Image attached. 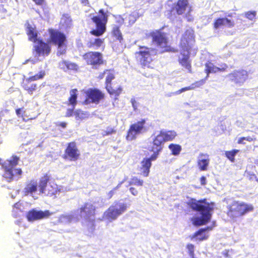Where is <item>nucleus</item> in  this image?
Masks as SVG:
<instances>
[{"instance_id":"obj_1","label":"nucleus","mask_w":258,"mask_h":258,"mask_svg":"<svg viewBox=\"0 0 258 258\" xmlns=\"http://www.w3.org/2000/svg\"><path fill=\"white\" fill-rule=\"evenodd\" d=\"M189 207L194 211L199 212L201 217L194 218L192 223L196 226L207 224L211 220L215 204L214 202H207L204 198L199 200L191 198L187 202Z\"/></svg>"},{"instance_id":"obj_2","label":"nucleus","mask_w":258,"mask_h":258,"mask_svg":"<svg viewBox=\"0 0 258 258\" xmlns=\"http://www.w3.org/2000/svg\"><path fill=\"white\" fill-rule=\"evenodd\" d=\"M162 29L152 31L148 34V36L151 38L152 43L156 47V53L162 54L165 52H177V49L168 44V39L166 34L162 32Z\"/></svg>"},{"instance_id":"obj_3","label":"nucleus","mask_w":258,"mask_h":258,"mask_svg":"<svg viewBox=\"0 0 258 258\" xmlns=\"http://www.w3.org/2000/svg\"><path fill=\"white\" fill-rule=\"evenodd\" d=\"M50 175L45 173L39 179L38 188L40 193L55 198L59 195L61 189L54 181L51 180Z\"/></svg>"},{"instance_id":"obj_4","label":"nucleus","mask_w":258,"mask_h":258,"mask_svg":"<svg viewBox=\"0 0 258 258\" xmlns=\"http://www.w3.org/2000/svg\"><path fill=\"white\" fill-rule=\"evenodd\" d=\"M91 19L95 24V28L92 29L90 33L96 37L103 35L106 31V25L108 20V12L101 9L98 11V14L93 16Z\"/></svg>"},{"instance_id":"obj_5","label":"nucleus","mask_w":258,"mask_h":258,"mask_svg":"<svg viewBox=\"0 0 258 258\" xmlns=\"http://www.w3.org/2000/svg\"><path fill=\"white\" fill-rule=\"evenodd\" d=\"M253 209L250 205L239 201H234L227 206L226 214L231 219H235L252 211Z\"/></svg>"},{"instance_id":"obj_6","label":"nucleus","mask_w":258,"mask_h":258,"mask_svg":"<svg viewBox=\"0 0 258 258\" xmlns=\"http://www.w3.org/2000/svg\"><path fill=\"white\" fill-rule=\"evenodd\" d=\"M49 34V43L57 46V55L64 54L67 51V37L66 35L61 31L52 28L48 30Z\"/></svg>"},{"instance_id":"obj_7","label":"nucleus","mask_w":258,"mask_h":258,"mask_svg":"<svg viewBox=\"0 0 258 258\" xmlns=\"http://www.w3.org/2000/svg\"><path fill=\"white\" fill-rule=\"evenodd\" d=\"M192 8L190 5L189 0H177L173 3L170 12L177 15H184L187 21L190 22L194 20L191 14Z\"/></svg>"},{"instance_id":"obj_8","label":"nucleus","mask_w":258,"mask_h":258,"mask_svg":"<svg viewBox=\"0 0 258 258\" xmlns=\"http://www.w3.org/2000/svg\"><path fill=\"white\" fill-rule=\"evenodd\" d=\"M140 50L135 53L137 61L143 69H154L152 54L149 47L146 46H140Z\"/></svg>"},{"instance_id":"obj_9","label":"nucleus","mask_w":258,"mask_h":258,"mask_svg":"<svg viewBox=\"0 0 258 258\" xmlns=\"http://www.w3.org/2000/svg\"><path fill=\"white\" fill-rule=\"evenodd\" d=\"M127 206L125 203L115 201L103 213L102 218L109 222L115 220L126 210Z\"/></svg>"},{"instance_id":"obj_10","label":"nucleus","mask_w":258,"mask_h":258,"mask_svg":"<svg viewBox=\"0 0 258 258\" xmlns=\"http://www.w3.org/2000/svg\"><path fill=\"white\" fill-rule=\"evenodd\" d=\"M105 98L104 93L97 88H89L85 91V99L83 103L98 104Z\"/></svg>"},{"instance_id":"obj_11","label":"nucleus","mask_w":258,"mask_h":258,"mask_svg":"<svg viewBox=\"0 0 258 258\" xmlns=\"http://www.w3.org/2000/svg\"><path fill=\"white\" fill-rule=\"evenodd\" d=\"M146 119H142L132 124L127 132L126 139L127 141H133L136 139L137 136L146 131L145 127Z\"/></svg>"},{"instance_id":"obj_12","label":"nucleus","mask_w":258,"mask_h":258,"mask_svg":"<svg viewBox=\"0 0 258 258\" xmlns=\"http://www.w3.org/2000/svg\"><path fill=\"white\" fill-rule=\"evenodd\" d=\"M82 57L87 64L95 68L104 63L103 55L98 51L87 52L83 55Z\"/></svg>"},{"instance_id":"obj_13","label":"nucleus","mask_w":258,"mask_h":258,"mask_svg":"<svg viewBox=\"0 0 258 258\" xmlns=\"http://www.w3.org/2000/svg\"><path fill=\"white\" fill-rule=\"evenodd\" d=\"M104 73L107 74L105 79V89L107 92L110 95L115 97L118 96L122 91L120 86L113 88L112 86L111 81L115 78L113 70L106 69L104 71Z\"/></svg>"},{"instance_id":"obj_14","label":"nucleus","mask_w":258,"mask_h":258,"mask_svg":"<svg viewBox=\"0 0 258 258\" xmlns=\"http://www.w3.org/2000/svg\"><path fill=\"white\" fill-rule=\"evenodd\" d=\"M80 155L76 143L73 141L68 143L62 158L67 161H76L80 158Z\"/></svg>"},{"instance_id":"obj_15","label":"nucleus","mask_w":258,"mask_h":258,"mask_svg":"<svg viewBox=\"0 0 258 258\" xmlns=\"http://www.w3.org/2000/svg\"><path fill=\"white\" fill-rule=\"evenodd\" d=\"M33 46V52L37 56H48L51 50V47L49 42H46L42 39H38Z\"/></svg>"},{"instance_id":"obj_16","label":"nucleus","mask_w":258,"mask_h":258,"mask_svg":"<svg viewBox=\"0 0 258 258\" xmlns=\"http://www.w3.org/2000/svg\"><path fill=\"white\" fill-rule=\"evenodd\" d=\"M177 134L174 131H160L159 133L153 139V142L160 147H163V144L166 142L173 140Z\"/></svg>"},{"instance_id":"obj_17","label":"nucleus","mask_w":258,"mask_h":258,"mask_svg":"<svg viewBox=\"0 0 258 258\" xmlns=\"http://www.w3.org/2000/svg\"><path fill=\"white\" fill-rule=\"evenodd\" d=\"M195 41V31L193 29H186L182 34L179 43L180 48L190 49V44Z\"/></svg>"},{"instance_id":"obj_18","label":"nucleus","mask_w":258,"mask_h":258,"mask_svg":"<svg viewBox=\"0 0 258 258\" xmlns=\"http://www.w3.org/2000/svg\"><path fill=\"white\" fill-rule=\"evenodd\" d=\"M248 72L243 69L234 70L228 74L231 81L235 84L241 85L248 78Z\"/></svg>"},{"instance_id":"obj_19","label":"nucleus","mask_w":258,"mask_h":258,"mask_svg":"<svg viewBox=\"0 0 258 258\" xmlns=\"http://www.w3.org/2000/svg\"><path fill=\"white\" fill-rule=\"evenodd\" d=\"M190 50L188 48H181V56L178 57L179 63L183 68L187 70L188 72L191 73V64L190 60Z\"/></svg>"},{"instance_id":"obj_20","label":"nucleus","mask_w":258,"mask_h":258,"mask_svg":"<svg viewBox=\"0 0 258 258\" xmlns=\"http://www.w3.org/2000/svg\"><path fill=\"white\" fill-rule=\"evenodd\" d=\"M52 213L49 210L36 211L32 209L29 211L26 215L27 220L29 221H33L49 217Z\"/></svg>"},{"instance_id":"obj_21","label":"nucleus","mask_w":258,"mask_h":258,"mask_svg":"<svg viewBox=\"0 0 258 258\" xmlns=\"http://www.w3.org/2000/svg\"><path fill=\"white\" fill-rule=\"evenodd\" d=\"M79 211L81 215H84L86 219H90L95 216L96 208L93 204L86 202L79 209Z\"/></svg>"},{"instance_id":"obj_22","label":"nucleus","mask_w":258,"mask_h":258,"mask_svg":"<svg viewBox=\"0 0 258 258\" xmlns=\"http://www.w3.org/2000/svg\"><path fill=\"white\" fill-rule=\"evenodd\" d=\"M144 184V181L138 178L136 176L133 177L128 182V185L131 187L129 190L133 196H137L140 189L139 187H141Z\"/></svg>"},{"instance_id":"obj_23","label":"nucleus","mask_w":258,"mask_h":258,"mask_svg":"<svg viewBox=\"0 0 258 258\" xmlns=\"http://www.w3.org/2000/svg\"><path fill=\"white\" fill-rule=\"evenodd\" d=\"M205 73H206V78H208L209 74L211 73H216L217 72H222L226 71L227 66L224 64L221 68L215 66L211 61H208L205 64Z\"/></svg>"},{"instance_id":"obj_24","label":"nucleus","mask_w":258,"mask_h":258,"mask_svg":"<svg viewBox=\"0 0 258 258\" xmlns=\"http://www.w3.org/2000/svg\"><path fill=\"white\" fill-rule=\"evenodd\" d=\"M213 25L214 29L217 30L222 26L232 28L235 26V23L233 20L223 17L216 19Z\"/></svg>"},{"instance_id":"obj_25","label":"nucleus","mask_w":258,"mask_h":258,"mask_svg":"<svg viewBox=\"0 0 258 258\" xmlns=\"http://www.w3.org/2000/svg\"><path fill=\"white\" fill-rule=\"evenodd\" d=\"M209 155L207 154L201 153L197 160V165L200 170L206 171L210 163Z\"/></svg>"},{"instance_id":"obj_26","label":"nucleus","mask_w":258,"mask_h":258,"mask_svg":"<svg viewBox=\"0 0 258 258\" xmlns=\"http://www.w3.org/2000/svg\"><path fill=\"white\" fill-rule=\"evenodd\" d=\"M212 227H207L205 228H202L199 229L198 231H196L192 236L190 237L191 240L194 238H196L197 240L199 241H203L206 240L209 235L205 233V231L208 230H211Z\"/></svg>"},{"instance_id":"obj_27","label":"nucleus","mask_w":258,"mask_h":258,"mask_svg":"<svg viewBox=\"0 0 258 258\" xmlns=\"http://www.w3.org/2000/svg\"><path fill=\"white\" fill-rule=\"evenodd\" d=\"M151 165L152 163L149 161V160L144 158L141 162V166L139 167L140 174L144 177L148 176Z\"/></svg>"},{"instance_id":"obj_28","label":"nucleus","mask_w":258,"mask_h":258,"mask_svg":"<svg viewBox=\"0 0 258 258\" xmlns=\"http://www.w3.org/2000/svg\"><path fill=\"white\" fill-rule=\"evenodd\" d=\"M32 81L27 78L24 80L22 84L23 88L26 91L28 94L32 95L37 89V84L32 82Z\"/></svg>"},{"instance_id":"obj_29","label":"nucleus","mask_w":258,"mask_h":258,"mask_svg":"<svg viewBox=\"0 0 258 258\" xmlns=\"http://www.w3.org/2000/svg\"><path fill=\"white\" fill-rule=\"evenodd\" d=\"M59 68L64 72L70 70L77 71L78 69V65L74 63L63 60L58 64Z\"/></svg>"},{"instance_id":"obj_30","label":"nucleus","mask_w":258,"mask_h":258,"mask_svg":"<svg viewBox=\"0 0 258 258\" xmlns=\"http://www.w3.org/2000/svg\"><path fill=\"white\" fill-rule=\"evenodd\" d=\"M163 147H160L158 145L152 142V145L149 148L150 152H153V154L149 158H145L146 159L149 160V161L151 162L152 161L155 160L159 153L162 150Z\"/></svg>"},{"instance_id":"obj_31","label":"nucleus","mask_w":258,"mask_h":258,"mask_svg":"<svg viewBox=\"0 0 258 258\" xmlns=\"http://www.w3.org/2000/svg\"><path fill=\"white\" fill-rule=\"evenodd\" d=\"M104 42V38H96L89 40L86 45L89 49H97L103 45Z\"/></svg>"},{"instance_id":"obj_32","label":"nucleus","mask_w":258,"mask_h":258,"mask_svg":"<svg viewBox=\"0 0 258 258\" xmlns=\"http://www.w3.org/2000/svg\"><path fill=\"white\" fill-rule=\"evenodd\" d=\"M26 34L28 36L29 40L31 41L35 42L38 39H37V32L36 28L31 24H28L27 26Z\"/></svg>"},{"instance_id":"obj_33","label":"nucleus","mask_w":258,"mask_h":258,"mask_svg":"<svg viewBox=\"0 0 258 258\" xmlns=\"http://www.w3.org/2000/svg\"><path fill=\"white\" fill-rule=\"evenodd\" d=\"M111 35L115 40H118L119 42H122L123 38L121 31L120 30V26L118 25H114L112 27L111 31Z\"/></svg>"},{"instance_id":"obj_34","label":"nucleus","mask_w":258,"mask_h":258,"mask_svg":"<svg viewBox=\"0 0 258 258\" xmlns=\"http://www.w3.org/2000/svg\"><path fill=\"white\" fill-rule=\"evenodd\" d=\"M78 91L77 89H73L70 91V96L68 98V105H72L75 107L77 104Z\"/></svg>"},{"instance_id":"obj_35","label":"nucleus","mask_w":258,"mask_h":258,"mask_svg":"<svg viewBox=\"0 0 258 258\" xmlns=\"http://www.w3.org/2000/svg\"><path fill=\"white\" fill-rule=\"evenodd\" d=\"M37 183L34 180H31L28 182L24 188V192L26 195L31 194L37 191Z\"/></svg>"},{"instance_id":"obj_36","label":"nucleus","mask_w":258,"mask_h":258,"mask_svg":"<svg viewBox=\"0 0 258 258\" xmlns=\"http://www.w3.org/2000/svg\"><path fill=\"white\" fill-rule=\"evenodd\" d=\"M168 148L171 152V154L175 156L179 155L182 149L180 145L173 143L170 144Z\"/></svg>"},{"instance_id":"obj_37","label":"nucleus","mask_w":258,"mask_h":258,"mask_svg":"<svg viewBox=\"0 0 258 258\" xmlns=\"http://www.w3.org/2000/svg\"><path fill=\"white\" fill-rule=\"evenodd\" d=\"M75 118L77 120H83L88 117L89 114L81 109H77L74 112Z\"/></svg>"},{"instance_id":"obj_38","label":"nucleus","mask_w":258,"mask_h":258,"mask_svg":"<svg viewBox=\"0 0 258 258\" xmlns=\"http://www.w3.org/2000/svg\"><path fill=\"white\" fill-rule=\"evenodd\" d=\"M239 151V150L237 149H233L231 151H227L225 152V155L228 160H229L232 163H233L235 161V156Z\"/></svg>"},{"instance_id":"obj_39","label":"nucleus","mask_w":258,"mask_h":258,"mask_svg":"<svg viewBox=\"0 0 258 258\" xmlns=\"http://www.w3.org/2000/svg\"><path fill=\"white\" fill-rule=\"evenodd\" d=\"M45 75V71L44 70H41L39 71L38 74L30 76L28 77V78L29 80H31L32 81H37L43 79Z\"/></svg>"},{"instance_id":"obj_40","label":"nucleus","mask_w":258,"mask_h":258,"mask_svg":"<svg viewBox=\"0 0 258 258\" xmlns=\"http://www.w3.org/2000/svg\"><path fill=\"white\" fill-rule=\"evenodd\" d=\"M207 79L208 78H206V77H205V78L196 81L195 82L191 84L190 85V87H192L191 90L195 89L197 88H199L203 86L205 83V82L207 80Z\"/></svg>"},{"instance_id":"obj_41","label":"nucleus","mask_w":258,"mask_h":258,"mask_svg":"<svg viewBox=\"0 0 258 258\" xmlns=\"http://www.w3.org/2000/svg\"><path fill=\"white\" fill-rule=\"evenodd\" d=\"M188 255L191 256H195V245L191 243H188L186 245Z\"/></svg>"},{"instance_id":"obj_42","label":"nucleus","mask_w":258,"mask_h":258,"mask_svg":"<svg viewBox=\"0 0 258 258\" xmlns=\"http://www.w3.org/2000/svg\"><path fill=\"white\" fill-rule=\"evenodd\" d=\"M245 16L248 19L252 20L255 17L256 12L255 11H248L245 13Z\"/></svg>"},{"instance_id":"obj_43","label":"nucleus","mask_w":258,"mask_h":258,"mask_svg":"<svg viewBox=\"0 0 258 258\" xmlns=\"http://www.w3.org/2000/svg\"><path fill=\"white\" fill-rule=\"evenodd\" d=\"M34 4L40 7H44L47 5V2L46 0H32Z\"/></svg>"},{"instance_id":"obj_44","label":"nucleus","mask_w":258,"mask_h":258,"mask_svg":"<svg viewBox=\"0 0 258 258\" xmlns=\"http://www.w3.org/2000/svg\"><path fill=\"white\" fill-rule=\"evenodd\" d=\"M244 140H246L248 142H251L252 141V138H251L250 137H241L240 138L238 141H237V143L238 144H244V143L243 142V141Z\"/></svg>"},{"instance_id":"obj_45","label":"nucleus","mask_w":258,"mask_h":258,"mask_svg":"<svg viewBox=\"0 0 258 258\" xmlns=\"http://www.w3.org/2000/svg\"><path fill=\"white\" fill-rule=\"evenodd\" d=\"M191 88H192V87H190V86H187V87H183V88H182L181 89L177 90V91H176L174 93V94H179L183 92H184V91H188V90H191Z\"/></svg>"},{"instance_id":"obj_46","label":"nucleus","mask_w":258,"mask_h":258,"mask_svg":"<svg viewBox=\"0 0 258 258\" xmlns=\"http://www.w3.org/2000/svg\"><path fill=\"white\" fill-rule=\"evenodd\" d=\"M74 108L73 107V108H69L67 109L66 114V117H71L72 116L73 114H74Z\"/></svg>"},{"instance_id":"obj_47","label":"nucleus","mask_w":258,"mask_h":258,"mask_svg":"<svg viewBox=\"0 0 258 258\" xmlns=\"http://www.w3.org/2000/svg\"><path fill=\"white\" fill-rule=\"evenodd\" d=\"M122 182H121L119 183L113 189L111 190L108 193V196L109 199L111 198L113 195H114V190L118 188H119L120 186V185Z\"/></svg>"},{"instance_id":"obj_48","label":"nucleus","mask_w":258,"mask_h":258,"mask_svg":"<svg viewBox=\"0 0 258 258\" xmlns=\"http://www.w3.org/2000/svg\"><path fill=\"white\" fill-rule=\"evenodd\" d=\"M67 123L66 122H60L56 123L57 127H60L62 128H65L67 127Z\"/></svg>"},{"instance_id":"obj_49","label":"nucleus","mask_w":258,"mask_h":258,"mask_svg":"<svg viewBox=\"0 0 258 258\" xmlns=\"http://www.w3.org/2000/svg\"><path fill=\"white\" fill-rule=\"evenodd\" d=\"M116 131L112 128H108L107 130L105 131V135H109L115 133Z\"/></svg>"},{"instance_id":"obj_50","label":"nucleus","mask_w":258,"mask_h":258,"mask_svg":"<svg viewBox=\"0 0 258 258\" xmlns=\"http://www.w3.org/2000/svg\"><path fill=\"white\" fill-rule=\"evenodd\" d=\"M132 106L135 110L137 109L138 103L135 99H132L131 100Z\"/></svg>"},{"instance_id":"obj_51","label":"nucleus","mask_w":258,"mask_h":258,"mask_svg":"<svg viewBox=\"0 0 258 258\" xmlns=\"http://www.w3.org/2000/svg\"><path fill=\"white\" fill-rule=\"evenodd\" d=\"M201 184L205 185L206 184V178L204 176H202L200 178Z\"/></svg>"},{"instance_id":"obj_52","label":"nucleus","mask_w":258,"mask_h":258,"mask_svg":"<svg viewBox=\"0 0 258 258\" xmlns=\"http://www.w3.org/2000/svg\"><path fill=\"white\" fill-rule=\"evenodd\" d=\"M256 175L254 173H249L248 178L250 180H254L256 178Z\"/></svg>"},{"instance_id":"obj_53","label":"nucleus","mask_w":258,"mask_h":258,"mask_svg":"<svg viewBox=\"0 0 258 258\" xmlns=\"http://www.w3.org/2000/svg\"><path fill=\"white\" fill-rule=\"evenodd\" d=\"M62 20H63L64 22H68L69 23L71 22V19L70 17H68L67 16H63L62 18Z\"/></svg>"},{"instance_id":"obj_54","label":"nucleus","mask_w":258,"mask_h":258,"mask_svg":"<svg viewBox=\"0 0 258 258\" xmlns=\"http://www.w3.org/2000/svg\"><path fill=\"white\" fill-rule=\"evenodd\" d=\"M21 112H22V109L21 108H18V109H17L16 110V114L18 116H21Z\"/></svg>"},{"instance_id":"obj_55","label":"nucleus","mask_w":258,"mask_h":258,"mask_svg":"<svg viewBox=\"0 0 258 258\" xmlns=\"http://www.w3.org/2000/svg\"><path fill=\"white\" fill-rule=\"evenodd\" d=\"M81 3L85 6L88 5L89 4L88 0H82Z\"/></svg>"},{"instance_id":"obj_56","label":"nucleus","mask_w":258,"mask_h":258,"mask_svg":"<svg viewBox=\"0 0 258 258\" xmlns=\"http://www.w3.org/2000/svg\"><path fill=\"white\" fill-rule=\"evenodd\" d=\"M105 74H106V73H104V72H103V73H101V74L99 75V76L98 78H99L100 79H103V77H104V75H105Z\"/></svg>"},{"instance_id":"obj_57","label":"nucleus","mask_w":258,"mask_h":258,"mask_svg":"<svg viewBox=\"0 0 258 258\" xmlns=\"http://www.w3.org/2000/svg\"><path fill=\"white\" fill-rule=\"evenodd\" d=\"M18 206H19V204L18 203H16L14 205V207L17 208H18Z\"/></svg>"},{"instance_id":"obj_58","label":"nucleus","mask_w":258,"mask_h":258,"mask_svg":"<svg viewBox=\"0 0 258 258\" xmlns=\"http://www.w3.org/2000/svg\"><path fill=\"white\" fill-rule=\"evenodd\" d=\"M123 23V19L122 18L121 19L120 24L121 25Z\"/></svg>"},{"instance_id":"obj_59","label":"nucleus","mask_w":258,"mask_h":258,"mask_svg":"<svg viewBox=\"0 0 258 258\" xmlns=\"http://www.w3.org/2000/svg\"><path fill=\"white\" fill-rule=\"evenodd\" d=\"M254 180L258 183V177H257V176H256V178H255Z\"/></svg>"},{"instance_id":"obj_60","label":"nucleus","mask_w":258,"mask_h":258,"mask_svg":"<svg viewBox=\"0 0 258 258\" xmlns=\"http://www.w3.org/2000/svg\"><path fill=\"white\" fill-rule=\"evenodd\" d=\"M202 235H199L198 237H202Z\"/></svg>"},{"instance_id":"obj_61","label":"nucleus","mask_w":258,"mask_h":258,"mask_svg":"<svg viewBox=\"0 0 258 258\" xmlns=\"http://www.w3.org/2000/svg\"><path fill=\"white\" fill-rule=\"evenodd\" d=\"M228 16L229 17H231V15H229Z\"/></svg>"}]
</instances>
